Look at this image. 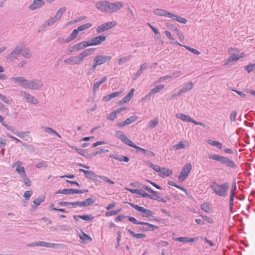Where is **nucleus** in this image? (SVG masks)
Here are the masks:
<instances>
[{
  "mask_svg": "<svg viewBox=\"0 0 255 255\" xmlns=\"http://www.w3.org/2000/svg\"><path fill=\"white\" fill-rule=\"evenodd\" d=\"M95 51V48H90L85 49L77 55L70 57L69 58L65 59L64 62L66 64L71 65H79L81 64L84 61L85 58L92 54Z\"/></svg>",
  "mask_w": 255,
  "mask_h": 255,
  "instance_id": "1",
  "label": "nucleus"
},
{
  "mask_svg": "<svg viewBox=\"0 0 255 255\" xmlns=\"http://www.w3.org/2000/svg\"><path fill=\"white\" fill-rule=\"evenodd\" d=\"M210 187L215 195L219 197H225L228 195L230 185L228 182L220 184L214 181L210 185Z\"/></svg>",
  "mask_w": 255,
  "mask_h": 255,
  "instance_id": "2",
  "label": "nucleus"
},
{
  "mask_svg": "<svg viewBox=\"0 0 255 255\" xmlns=\"http://www.w3.org/2000/svg\"><path fill=\"white\" fill-rule=\"evenodd\" d=\"M111 59V56L106 55H99L95 56L93 59L94 62L92 65L87 71V75H90L95 71L98 66L110 61Z\"/></svg>",
  "mask_w": 255,
  "mask_h": 255,
  "instance_id": "3",
  "label": "nucleus"
},
{
  "mask_svg": "<svg viewBox=\"0 0 255 255\" xmlns=\"http://www.w3.org/2000/svg\"><path fill=\"white\" fill-rule=\"evenodd\" d=\"M209 158L217 161L225 165L227 167L233 169L236 168L237 166L235 162L230 158L220 155L212 154L209 155Z\"/></svg>",
  "mask_w": 255,
  "mask_h": 255,
  "instance_id": "4",
  "label": "nucleus"
},
{
  "mask_svg": "<svg viewBox=\"0 0 255 255\" xmlns=\"http://www.w3.org/2000/svg\"><path fill=\"white\" fill-rule=\"evenodd\" d=\"M43 84L41 80L37 79L27 80L26 88L32 90H37L42 87Z\"/></svg>",
  "mask_w": 255,
  "mask_h": 255,
  "instance_id": "5",
  "label": "nucleus"
},
{
  "mask_svg": "<svg viewBox=\"0 0 255 255\" xmlns=\"http://www.w3.org/2000/svg\"><path fill=\"white\" fill-rule=\"evenodd\" d=\"M192 168V166L190 163H187L184 165L178 176V180L180 182H182L186 179L189 173L191 171Z\"/></svg>",
  "mask_w": 255,
  "mask_h": 255,
  "instance_id": "6",
  "label": "nucleus"
},
{
  "mask_svg": "<svg viewBox=\"0 0 255 255\" xmlns=\"http://www.w3.org/2000/svg\"><path fill=\"white\" fill-rule=\"evenodd\" d=\"M106 39V37L104 35H100L91 38L89 41H87L89 46H96L101 44Z\"/></svg>",
  "mask_w": 255,
  "mask_h": 255,
  "instance_id": "7",
  "label": "nucleus"
},
{
  "mask_svg": "<svg viewBox=\"0 0 255 255\" xmlns=\"http://www.w3.org/2000/svg\"><path fill=\"white\" fill-rule=\"evenodd\" d=\"M116 26L115 22H108L103 24L99 25L96 29L98 33H102L107 30L110 29Z\"/></svg>",
  "mask_w": 255,
  "mask_h": 255,
  "instance_id": "8",
  "label": "nucleus"
},
{
  "mask_svg": "<svg viewBox=\"0 0 255 255\" xmlns=\"http://www.w3.org/2000/svg\"><path fill=\"white\" fill-rule=\"evenodd\" d=\"M20 94L26 100L27 103L37 105L38 103V100L33 96L30 94L29 93L25 91H21Z\"/></svg>",
  "mask_w": 255,
  "mask_h": 255,
  "instance_id": "9",
  "label": "nucleus"
},
{
  "mask_svg": "<svg viewBox=\"0 0 255 255\" xmlns=\"http://www.w3.org/2000/svg\"><path fill=\"white\" fill-rule=\"evenodd\" d=\"M11 81L14 83L18 84L19 86L26 88L27 80L23 77H13L10 78Z\"/></svg>",
  "mask_w": 255,
  "mask_h": 255,
  "instance_id": "10",
  "label": "nucleus"
},
{
  "mask_svg": "<svg viewBox=\"0 0 255 255\" xmlns=\"http://www.w3.org/2000/svg\"><path fill=\"white\" fill-rule=\"evenodd\" d=\"M123 6L122 2L118 1L115 3L109 2V13H113L120 10Z\"/></svg>",
  "mask_w": 255,
  "mask_h": 255,
  "instance_id": "11",
  "label": "nucleus"
},
{
  "mask_svg": "<svg viewBox=\"0 0 255 255\" xmlns=\"http://www.w3.org/2000/svg\"><path fill=\"white\" fill-rule=\"evenodd\" d=\"M89 47V44L87 41H83L73 45L71 49L68 50L70 52L77 51L80 50L84 49V48Z\"/></svg>",
  "mask_w": 255,
  "mask_h": 255,
  "instance_id": "12",
  "label": "nucleus"
},
{
  "mask_svg": "<svg viewBox=\"0 0 255 255\" xmlns=\"http://www.w3.org/2000/svg\"><path fill=\"white\" fill-rule=\"evenodd\" d=\"M37 246L44 247L49 248H61V247L63 246L62 244H53L51 243H47L43 241H38L37 242Z\"/></svg>",
  "mask_w": 255,
  "mask_h": 255,
  "instance_id": "13",
  "label": "nucleus"
},
{
  "mask_svg": "<svg viewBox=\"0 0 255 255\" xmlns=\"http://www.w3.org/2000/svg\"><path fill=\"white\" fill-rule=\"evenodd\" d=\"M96 7L104 12H109V1H101L97 2Z\"/></svg>",
  "mask_w": 255,
  "mask_h": 255,
  "instance_id": "14",
  "label": "nucleus"
},
{
  "mask_svg": "<svg viewBox=\"0 0 255 255\" xmlns=\"http://www.w3.org/2000/svg\"><path fill=\"white\" fill-rule=\"evenodd\" d=\"M83 192L82 190H77L74 189H64L63 190H59L56 193L57 194H63L65 195H70L73 194H81Z\"/></svg>",
  "mask_w": 255,
  "mask_h": 255,
  "instance_id": "15",
  "label": "nucleus"
},
{
  "mask_svg": "<svg viewBox=\"0 0 255 255\" xmlns=\"http://www.w3.org/2000/svg\"><path fill=\"white\" fill-rule=\"evenodd\" d=\"M20 54L21 48L19 47H17L13 51H12L8 55L7 58L12 61L15 59L17 58V57L20 55Z\"/></svg>",
  "mask_w": 255,
  "mask_h": 255,
  "instance_id": "16",
  "label": "nucleus"
},
{
  "mask_svg": "<svg viewBox=\"0 0 255 255\" xmlns=\"http://www.w3.org/2000/svg\"><path fill=\"white\" fill-rule=\"evenodd\" d=\"M153 13L154 14L159 16H165L170 17L171 12L163 9L156 8L154 9Z\"/></svg>",
  "mask_w": 255,
  "mask_h": 255,
  "instance_id": "17",
  "label": "nucleus"
},
{
  "mask_svg": "<svg viewBox=\"0 0 255 255\" xmlns=\"http://www.w3.org/2000/svg\"><path fill=\"white\" fill-rule=\"evenodd\" d=\"M44 4V1L42 0H34L33 3L30 5L29 8L34 10L39 8Z\"/></svg>",
  "mask_w": 255,
  "mask_h": 255,
  "instance_id": "18",
  "label": "nucleus"
},
{
  "mask_svg": "<svg viewBox=\"0 0 255 255\" xmlns=\"http://www.w3.org/2000/svg\"><path fill=\"white\" fill-rule=\"evenodd\" d=\"M172 174V171L168 168H162L161 171L159 173V175L162 178L169 176Z\"/></svg>",
  "mask_w": 255,
  "mask_h": 255,
  "instance_id": "19",
  "label": "nucleus"
},
{
  "mask_svg": "<svg viewBox=\"0 0 255 255\" xmlns=\"http://www.w3.org/2000/svg\"><path fill=\"white\" fill-rule=\"evenodd\" d=\"M169 18H171L173 20H176L180 23L184 24L186 23L187 21L186 18L172 13H171Z\"/></svg>",
  "mask_w": 255,
  "mask_h": 255,
  "instance_id": "20",
  "label": "nucleus"
},
{
  "mask_svg": "<svg viewBox=\"0 0 255 255\" xmlns=\"http://www.w3.org/2000/svg\"><path fill=\"white\" fill-rule=\"evenodd\" d=\"M107 79V77L106 76H104L102 77L100 80L96 82H95L93 85V90L94 92H96L97 90L98 89L100 86L105 82Z\"/></svg>",
  "mask_w": 255,
  "mask_h": 255,
  "instance_id": "21",
  "label": "nucleus"
},
{
  "mask_svg": "<svg viewBox=\"0 0 255 255\" xmlns=\"http://www.w3.org/2000/svg\"><path fill=\"white\" fill-rule=\"evenodd\" d=\"M23 57L26 58H30L32 57L31 50L29 48H21V54Z\"/></svg>",
  "mask_w": 255,
  "mask_h": 255,
  "instance_id": "22",
  "label": "nucleus"
},
{
  "mask_svg": "<svg viewBox=\"0 0 255 255\" xmlns=\"http://www.w3.org/2000/svg\"><path fill=\"white\" fill-rule=\"evenodd\" d=\"M79 32V31L77 28L73 30L70 35L65 39V42L68 43L75 39L77 37Z\"/></svg>",
  "mask_w": 255,
  "mask_h": 255,
  "instance_id": "23",
  "label": "nucleus"
},
{
  "mask_svg": "<svg viewBox=\"0 0 255 255\" xmlns=\"http://www.w3.org/2000/svg\"><path fill=\"white\" fill-rule=\"evenodd\" d=\"M122 92H116L111 93L109 95H106L103 97V100L106 102L110 101L112 99L120 95Z\"/></svg>",
  "mask_w": 255,
  "mask_h": 255,
  "instance_id": "24",
  "label": "nucleus"
},
{
  "mask_svg": "<svg viewBox=\"0 0 255 255\" xmlns=\"http://www.w3.org/2000/svg\"><path fill=\"white\" fill-rule=\"evenodd\" d=\"M165 33L167 37L171 41V43L172 44H174L177 46H182V45L181 44L177 41H175L174 38L172 36L171 33L167 30L165 31Z\"/></svg>",
  "mask_w": 255,
  "mask_h": 255,
  "instance_id": "25",
  "label": "nucleus"
},
{
  "mask_svg": "<svg viewBox=\"0 0 255 255\" xmlns=\"http://www.w3.org/2000/svg\"><path fill=\"white\" fill-rule=\"evenodd\" d=\"M116 136L120 138L123 142L126 144H128V138L126 135L121 131H117L116 132Z\"/></svg>",
  "mask_w": 255,
  "mask_h": 255,
  "instance_id": "26",
  "label": "nucleus"
},
{
  "mask_svg": "<svg viewBox=\"0 0 255 255\" xmlns=\"http://www.w3.org/2000/svg\"><path fill=\"white\" fill-rule=\"evenodd\" d=\"M140 212L141 213V215L143 217H151L153 215V213L151 210L145 209L143 207H142V210H141Z\"/></svg>",
  "mask_w": 255,
  "mask_h": 255,
  "instance_id": "27",
  "label": "nucleus"
},
{
  "mask_svg": "<svg viewBox=\"0 0 255 255\" xmlns=\"http://www.w3.org/2000/svg\"><path fill=\"white\" fill-rule=\"evenodd\" d=\"M66 11V8L65 7L60 8L56 12L55 16V19L56 20L59 21L62 17L64 12Z\"/></svg>",
  "mask_w": 255,
  "mask_h": 255,
  "instance_id": "28",
  "label": "nucleus"
},
{
  "mask_svg": "<svg viewBox=\"0 0 255 255\" xmlns=\"http://www.w3.org/2000/svg\"><path fill=\"white\" fill-rule=\"evenodd\" d=\"M128 233H129L132 236V237H133L134 238H135L136 239L144 238L146 237L145 234H142V233H141V234L135 233L131 230H128Z\"/></svg>",
  "mask_w": 255,
  "mask_h": 255,
  "instance_id": "29",
  "label": "nucleus"
},
{
  "mask_svg": "<svg viewBox=\"0 0 255 255\" xmlns=\"http://www.w3.org/2000/svg\"><path fill=\"white\" fill-rule=\"evenodd\" d=\"M79 171L83 172L87 178H93L95 176V173L92 171L85 170L83 169H79Z\"/></svg>",
  "mask_w": 255,
  "mask_h": 255,
  "instance_id": "30",
  "label": "nucleus"
},
{
  "mask_svg": "<svg viewBox=\"0 0 255 255\" xmlns=\"http://www.w3.org/2000/svg\"><path fill=\"white\" fill-rule=\"evenodd\" d=\"M164 85H157L150 90L149 95H151L152 94H154L156 93H158L160 92L161 90H162L164 88Z\"/></svg>",
  "mask_w": 255,
  "mask_h": 255,
  "instance_id": "31",
  "label": "nucleus"
},
{
  "mask_svg": "<svg viewBox=\"0 0 255 255\" xmlns=\"http://www.w3.org/2000/svg\"><path fill=\"white\" fill-rule=\"evenodd\" d=\"M57 21V20H56V19H55V17L54 16L48 18V19H47V20L45 22V23L44 24V26L45 27H46L53 25Z\"/></svg>",
  "mask_w": 255,
  "mask_h": 255,
  "instance_id": "32",
  "label": "nucleus"
},
{
  "mask_svg": "<svg viewBox=\"0 0 255 255\" xmlns=\"http://www.w3.org/2000/svg\"><path fill=\"white\" fill-rule=\"evenodd\" d=\"M176 118L182 120L184 122H189L191 119V118L186 115L184 114H179L176 115Z\"/></svg>",
  "mask_w": 255,
  "mask_h": 255,
  "instance_id": "33",
  "label": "nucleus"
},
{
  "mask_svg": "<svg viewBox=\"0 0 255 255\" xmlns=\"http://www.w3.org/2000/svg\"><path fill=\"white\" fill-rule=\"evenodd\" d=\"M110 157L120 161L128 162V157L121 155H111Z\"/></svg>",
  "mask_w": 255,
  "mask_h": 255,
  "instance_id": "34",
  "label": "nucleus"
},
{
  "mask_svg": "<svg viewBox=\"0 0 255 255\" xmlns=\"http://www.w3.org/2000/svg\"><path fill=\"white\" fill-rule=\"evenodd\" d=\"M240 57L236 56L235 54H232L227 60L226 63L225 65L228 64L230 62H235L237 61Z\"/></svg>",
  "mask_w": 255,
  "mask_h": 255,
  "instance_id": "35",
  "label": "nucleus"
},
{
  "mask_svg": "<svg viewBox=\"0 0 255 255\" xmlns=\"http://www.w3.org/2000/svg\"><path fill=\"white\" fill-rule=\"evenodd\" d=\"M208 144L212 145L217 146L219 149H221L222 148V144L218 141L212 140L211 139H209L207 141Z\"/></svg>",
  "mask_w": 255,
  "mask_h": 255,
  "instance_id": "36",
  "label": "nucleus"
},
{
  "mask_svg": "<svg viewBox=\"0 0 255 255\" xmlns=\"http://www.w3.org/2000/svg\"><path fill=\"white\" fill-rule=\"evenodd\" d=\"M92 26V23L88 22L78 26L77 29L79 31H82L90 28Z\"/></svg>",
  "mask_w": 255,
  "mask_h": 255,
  "instance_id": "37",
  "label": "nucleus"
},
{
  "mask_svg": "<svg viewBox=\"0 0 255 255\" xmlns=\"http://www.w3.org/2000/svg\"><path fill=\"white\" fill-rule=\"evenodd\" d=\"M15 171L19 174L20 177L24 176V175L26 174L24 167L22 166L16 167Z\"/></svg>",
  "mask_w": 255,
  "mask_h": 255,
  "instance_id": "38",
  "label": "nucleus"
},
{
  "mask_svg": "<svg viewBox=\"0 0 255 255\" xmlns=\"http://www.w3.org/2000/svg\"><path fill=\"white\" fill-rule=\"evenodd\" d=\"M147 164L151 167L155 171L159 173L161 171V167L158 165L153 164L150 161L147 162Z\"/></svg>",
  "mask_w": 255,
  "mask_h": 255,
  "instance_id": "39",
  "label": "nucleus"
},
{
  "mask_svg": "<svg viewBox=\"0 0 255 255\" xmlns=\"http://www.w3.org/2000/svg\"><path fill=\"white\" fill-rule=\"evenodd\" d=\"M236 195L235 194H231L230 195V199H229V208L231 212H232L233 210V206H234V199Z\"/></svg>",
  "mask_w": 255,
  "mask_h": 255,
  "instance_id": "40",
  "label": "nucleus"
},
{
  "mask_svg": "<svg viewBox=\"0 0 255 255\" xmlns=\"http://www.w3.org/2000/svg\"><path fill=\"white\" fill-rule=\"evenodd\" d=\"M158 124V121L157 118L154 119L153 120H151L148 124V127L150 128H153L156 127Z\"/></svg>",
  "mask_w": 255,
  "mask_h": 255,
  "instance_id": "41",
  "label": "nucleus"
},
{
  "mask_svg": "<svg viewBox=\"0 0 255 255\" xmlns=\"http://www.w3.org/2000/svg\"><path fill=\"white\" fill-rule=\"evenodd\" d=\"M237 114L238 113L236 111H231L229 116L230 121L231 123L236 122Z\"/></svg>",
  "mask_w": 255,
  "mask_h": 255,
  "instance_id": "42",
  "label": "nucleus"
},
{
  "mask_svg": "<svg viewBox=\"0 0 255 255\" xmlns=\"http://www.w3.org/2000/svg\"><path fill=\"white\" fill-rule=\"evenodd\" d=\"M201 209L206 213H209L210 211L209 203L207 202L203 203L201 205Z\"/></svg>",
  "mask_w": 255,
  "mask_h": 255,
  "instance_id": "43",
  "label": "nucleus"
},
{
  "mask_svg": "<svg viewBox=\"0 0 255 255\" xmlns=\"http://www.w3.org/2000/svg\"><path fill=\"white\" fill-rule=\"evenodd\" d=\"M80 238L84 241H89V242L92 241V239L88 235L86 234L84 232H82L81 234L79 235Z\"/></svg>",
  "mask_w": 255,
  "mask_h": 255,
  "instance_id": "44",
  "label": "nucleus"
},
{
  "mask_svg": "<svg viewBox=\"0 0 255 255\" xmlns=\"http://www.w3.org/2000/svg\"><path fill=\"white\" fill-rule=\"evenodd\" d=\"M44 131L49 134H53L59 137H61V136L60 135V134L59 133H58L55 130L52 129L51 128H48V127L45 128Z\"/></svg>",
  "mask_w": 255,
  "mask_h": 255,
  "instance_id": "45",
  "label": "nucleus"
},
{
  "mask_svg": "<svg viewBox=\"0 0 255 255\" xmlns=\"http://www.w3.org/2000/svg\"><path fill=\"white\" fill-rule=\"evenodd\" d=\"M138 195H140L141 196H142L143 197L149 198H150L151 199H152V197L154 196V194H152L151 195H150L148 193L144 192V191H143L141 189L139 190Z\"/></svg>",
  "mask_w": 255,
  "mask_h": 255,
  "instance_id": "46",
  "label": "nucleus"
},
{
  "mask_svg": "<svg viewBox=\"0 0 255 255\" xmlns=\"http://www.w3.org/2000/svg\"><path fill=\"white\" fill-rule=\"evenodd\" d=\"M48 166L47 162L45 161H42L35 164V167L37 168H46Z\"/></svg>",
  "mask_w": 255,
  "mask_h": 255,
  "instance_id": "47",
  "label": "nucleus"
},
{
  "mask_svg": "<svg viewBox=\"0 0 255 255\" xmlns=\"http://www.w3.org/2000/svg\"><path fill=\"white\" fill-rule=\"evenodd\" d=\"M94 203V201L92 198H89L82 202V207H85L90 205Z\"/></svg>",
  "mask_w": 255,
  "mask_h": 255,
  "instance_id": "48",
  "label": "nucleus"
},
{
  "mask_svg": "<svg viewBox=\"0 0 255 255\" xmlns=\"http://www.w3.org/2000/svg\"><path fill=\"white\" fill-rule=\"evenodd\" d=\"M29 133V132L28 131L20 132V131H18L17 130H16L15 132H14V134L15 135H16V136H17L18 137H20L21 138H23L24 137L25 135H28V134Z\"/></svg>",
  "mask_w": 255,
  "mask_h": 255,
  "instance_id": "49",
  "label": "nucleus"
},
{
  "mask_svg": "<svg viewBox=\"0 0 255 255\" xmlns=\"http://www.w3.org/2000/svg\"><path fill=\"white\" fill-rule=\"evenodd\" d=\"M187 92H188V89L186 88L185 87H184L180 89L177 93L174 94L172 97H173L174 96H179L181 95L183 93H186Z\"/></svg>",
  "mask_w": 255,
  "mask_h": 255,
  "instance_id": "50",
  "label": "nucleus"
},
{
  "mask_svg": "<svg viewBox=\"0 0 255 255\" xmlns=\"http://www.w3.org/2000/svg\"><path fill=\"white\" fill-rule=\"evenodd\" d=\"M79 218L83 219L84 221H91L93 219V217L92 215H78Z\"/></svg>",
  "mask_w": 255,
  "mask_h": 255,
  "instance_id": "51",
  "label": "nucleus"
},
{
  "mask_svg": "<svg viewBox=\"0 0 255 255\" xmlns=\"http://www.w3.org/2000/svg\"><path fill=\"white\" fill-rule=\"evenodd\" d=\"M86 18H87V16H82L79 17L77 18V19H75L74 20L69 22L67 24V25H70L72 23H75L84 20Z\"/></svg>",
  "mask_w": 255,
  "mask_h": 255,
  "instance_id": "52",
  "label": "nucleus"
},
{
  "mask_svg": "<svg viewBox=\"0 0 255 255\" xmlns=\"http://www.w3.org/2000/svg\"><path fill=\"white\" fill-rule=\"evenodd\" d=\"M182 46H184L186 49L188 50L189 51L191 52L192 53H194L196 55H199L200 53L198 50L192 48L188 46L182 45Z\"/></svg>",
  "mask_w": 255,
  "mask_h": 255,
  "instance_id": "53",
  "label": "nucleus"
},
{
  "mask_svg": "<svg viewBox=\"0 0 255 255\" xmlns=\"http://www.w3.org/2000/svg\"><path fill=\"white\" fill-rule=\"evenodd\" d=\"M128 221L132 222L133 224L144 225L145 222H137L136 219L132 217L128 216Z\"/></svg>",
  "mask_w": 255,
  "mask_h": 255,
  "instance_id": "54",
  "label": "nucleus"
},
{
  "mask_svg": "<svg viewBox=\"0 0 255 255\" xmlns=\"http://www.w3.org/2000/svg\"><path fill=\"white\" fill-rule=\"evenodd\" d=\"M21 178L23 180V182L26 186H30L31 185V181L26 176V174L24 175V176L21 177Z\"/></svg>",
  "mask_w": 255,
  "mask_h": 255,
  "instance_id": "55",
  "label": "nucleus"
},
{
  "mask_svg": "<svg viewBox=\"0 0 255 255\" xmlns=\"http://www.w3.org/2000/svg\"><path fill=\"white\" fill-rule=\"evenodd\" d=\"M135 230L137 232H147L150 230V229L149 228L148 226H142V227H137Z\"/></svg>",
  "mask_w": 255,
  "mask_h": 255,
  "instance_id": "56",
  "label": "nucleus"
},
{
  "mask_svg": "<svg viewBox=\"0 0 255 255\" xmlns=\"http://www.w3.org/2000/svg\"><path fill=\"white\" fill-rule=\"evenodd\" d=\"M166 26L169 28H170L171 30H174L175 31H177L178 30V28L176 25L169 22H167L166 24Z\"/></svg>",
  "mask_w": 255,
  "mask_h": 255,
  "instance_id": "57",
  "label": "nucleus"
},
{
  "mask_svg": "<svg viewBox=\"0 0 255 255\" xmlns=\"http://www.w3.org/2000/svg\"><path fill=\"white\" fill-rule=\"evenodd\" d=\"M236 189H237V183H236V181L235 180H234L232 184L231 189L230 190V194L236 195L235 191H236Z\"/></svg>",
  "mask_w": 255,
  "mask_h": 255,
  "instance_id": "58",
  "label": "nucleus"
},
{
  "mask_svg": "<svg viewBox=\"0 0 255 255\" xmlns=\"http://www.w3.org/2000/svg\"><path fill=\"white\" fill-rule=\"evenodd\" d=\"M255 68V64H249L246 66L245 69L249 73H251Z\"/></svg>",
  "mask_w": 255,
  "mask_h": 255,
  "instance_id": "59",
  "label": "nucleus"
},
{
  "mask_svg": "<svg viewBox=\"0 0 255 255\" xmlns=\"http://www.w3.org/2000/svg\"><path fill=\"white\" fill-rule=\"evenodd\" d=\"M22 145L24 146L29 152H33L34 151V148L32 145H28L26 143H22Z\"/></svg>",
  "mask_w": 255,
  "mask_h": 255,
  "instance_id": "60",
  "label": "nucleus"
},
{
  "mask_svg": "<svg viewBox=\"0 0 255 255\" xmlns=\"http://www.w3.org/2000/svg\"><path fill=\"white\" fill-rule=\"evenodd\" d=\"M144 225L148 226L149 228L150 229V231H153L154 230L158 229L159 228L158 226L151 224L147 222H145Z\"/></svg>",
  "mask_w": 255,
  "mask_h": 255,
  "instance_id": "61",
  "label": "nucleus"
},
{
  "mask_svg": "<svg viewBox=\"0 0 255 255\" xmlns=\"http://www.w3.org/2000/svg\"><path fill=\"white\" fill-rule=\"evenodd\" d=\"M152 200H157L158 201L161 202L162 203H166V201L165 199L159 197L157 194H154V196L152 198Z\"/></svg>",
  "mask_w": 255,
  "mask_h": 255,
  "instance_id": "62",
  "label": "nucleus"
},
{
  "mask_svg": "<svg viewBox=\"0 0 255 255\" xmlns=\"http://www.w3.org/2000/svg\"><path fill=\"white\" fill-rule=\"evenodd\" d=\"M32 195V191L31 190H28L24 192L23 197H24L25 200H28Z\"/></svg>",
  "mask_w": 255,
  "mask_h": 255,
  "instance_id": "63",
  "label": "nucleus"
},
{
  "mask_svg": "<svg viewBox=\"0 0 255 255\" xmlns=\"http://www.w3.org/2000/svg\"><path fill=\"white\" fill-rule=\"evenodd\" d=\"M0 98L1 100L6 104L9 105L11 103V101L8 99L5 96L0 94Z\"/></svg>",
  "mask_w": 255,
  "mask_h": 255,
  "instance_id": "64",
  "label": "nucleus"
}]
</instances>
